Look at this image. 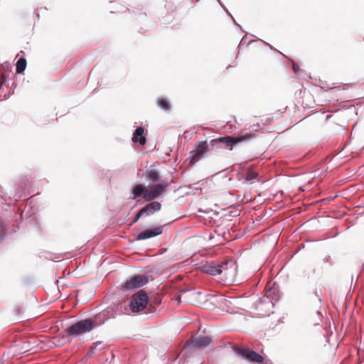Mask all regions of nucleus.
<instances>
[{
  "instance_id": "1",
  "label": "nucleus",
  "mask_w": 364,
  "mask_h": 364,
  "mask_svg": "<svg viewBox=\"0 0 364 364\" xmlns=\"http://www.w3.org/2000/svg\"><path fill=\"white\" fill-rule=\"evenodd\" d=\"M203 272L213 275L220 276V279L225 282L230 284L235 282L237 274V266L234 261H228L221 264L215 262L208 263L202 267Z\"/></svg>"
},
{
  "instance_id": "2",
  "label": "nucleus",
  "mask_w": 364,
  "mask_h": 364,
  "mask_svg": "<svg viewBox=\"0 0 364 364\" xmlns=\"http://www.w3.org/2000/svg\"><path fill=\"white\" fill-rule=\"evenodd\" d=\"M94 327V321L92 319L80 321L65 329L68 336H77L90 331Z\"/></svg>"
},
{
  "instance_id": "3",
  "label": "nucleus",
  "mask_w": 364,
  "mask_h": 364,
  "mask_svg": "<svg viewBox=\"0 0 364 364\" xmlns=\"http://www.w3.org/2000/svg\"><path fill=\"white\" fill-rule=\"evenodd\" d=\"M148 302L147 294L141 290L132 296L129 304L130 309L133 312H139L146 306Z\"/></svg>"
},
{
  "instance_id": "4",
  "label": "nucleus",
  "mask_w": 364,
  "mask_h": 364,
  "mask_svg": "<svg viewBox=\"0 0 364 364\" xmlns=\"http://www.w3.org/2000/svg\"><path fill=\"white\" fill-rule=\"evenodd\" d=\"M208 151V144L207 141L197 142L194 146L193 150L191 152L192 156L190 160V165L193 166L196 163L201 160Z\"/></svg>"
},
{
  "instance_id": "5",
  "label": "nucleus",
  "mask_w": 364,
  "mask_h": 364,
  "mask_svg": "<svg viewBox=\"0 0 364 364\" xmlns=\"http://www.w3.org/2000/svg\"><path fill=\"white\" fill-rule=\"evenodd\" d=\"M254 136L255 135L252 133H245L237 136H226L220 138V141L225 144L227 146H230V149H232L234 144L243 141H249L254 138Z\"/></svg>"
},
{
  "instance_id": "6",
  "label": "nucleus",
  "mask_w": 364,
  "mask_h": 364,
  "mask_svg": "<svg viewBox=\"0 0 364 364\" xmlns=\"http://www.w3.org/2000/svg\"><path fill=\"white\" fill-rule=\"evenodd\" d=\"M168 186V183L166 182H162L154 185L151 188H148V190L144 193L143 198L146 201H151L158 198L161 193L164 192Z\"/></svg>"
},
{
  "instance_id": "7",
  "label": "nucleus",
  "mask_w": 364,
  "mask_h": 364,
  "mask_svg": "<svg viewBox=\"0 0 364 364\" xmlns=\"http://www.w3.org/2000/svg\"><path fill=\"white\" fill-rule=\"evenodd\" d=\"M148 277L145 275H136L127 280L122 286L124 289L133 290L145 285L148 282Z\"/></svg>"
},
{
  "instance_id": "8",
  "label": "nucleus",
  "mask_w": 364,
  "mask_h": 364,
  "mask_svg": "<svg viewBox=\"0 0 364 364\" xmlns=\"http://www.w3.org/2000/svg\"><path fill=\"white\" fill-rule=\"evenodd\" d=\"M235 350L251 362L259 364L262 363L264 360L263 357L260 354L251 350L249 348L237 347L235 348Z\"/></svg>"
},
{
  "instance_id": "9",
  "label": "nucleus",
  "mask_w": 364,
  "mask_h": 364,
  "mask_svg": "<svg viewBox=\"0 0 364 364\" xmlns=\"http://www.w3.org/2000/svg\"><path fill=\"white\" fill-rule=\"evenodd\" d=\"M163 232V226H158L153 229H147L139 233L136 237V240H147L151 237L159 235Z\"/></svg>"
},
{
  "instance_id": "10",
  "label": "nucleus",
  "mask_w": 364,
  "mask_h": 364,
  "mask_svg": "<svg viewBox=\"0 0 364 364\" xmlns=\"http://www.w3.org/2000/svg\"><path fill=\"white\" fill-rule=\"evenodd\" d=\"M211 342V338L209 336H199L193 338L190 346L194 348H205L208 346Z\"/></svg>"
},
{
  "instance_id": "11",
  "label": "nucleus",
  "mask_w": 364,
  "mask_h": 364,
  "mask_svg": "<svg viewBox=\"0 0 364 364\" xmlns=\"http://www.w3.org/2000/svg\"><path fill=\"white\" fill-rule=\"evenodd\" d=\"M161 205L157 201H154L148 203L144 208H142L141 212L147 215H152L154 212L158 211L161 209Z\"/></svg>"
},
{
  "instance_id": "12",
  "label": "nucleus",
  "mask_w": 364,
  "mask_h": 364,
  "mask_svg": "<svg viewBox=\"0 0 364 364\" xmlns=\"http://www.w3.org/2000/svg\"><path fill=\"white\" fill-rule=\"evenodd\" d=\"M144 132V130L143 127H137L133 134L132 141L134 142H139L141 145H144L146 140L143 136Z\"/></svg>"
},
{
  "instance_id": "13",
  "label": "nucleus",
  "mask_w": 364,
  "mask_h": 364,
  "mask_svg": "<svg viewBox=\"0 0 364 364\" xmlns=\"http://www.w3.org/2000/svg\"><path fill=\"white\" fill-rule=\"evenodd\" d=\"M146 178L151 182L155 183L160 181L161 176L157 170L149 168L146 171Z\"/></svg>"
},
{
  "instance_id": "14",
  "label": "nucleus",
  "mask_w": 364,
  "mask_h": 364,
  "mask_svg": "<svg viewBox=\"0 0 364 364\" xmlns=\"http://www.w3.org/2000/svg\"><path fill=\"white\" fill-rule=\"evenodd\" d=\"M148 190L147 187L144 186L142 184H137L132 188L133 199L144 196V193Z\"/></svg>"
},
{
  "instance_id": "15",
  "label": "nucleus",
  "mask_w": 364,
  "mask_h": 364,
  "mask_svg": "<svg viewBox=\"0 0 364 364\" xmlns=\"http://www.w3.org/2000/svg\"><path fill=\"white\" fill-rule=\"evenodd\" d=\"M26 60L24 58H19L16 65V73H22L26 68Z\"/></svg>"
},
{
  "instance_id": "16",
  "label": "nucleus",
  "mask_w": 364,
  "mask_h": 364,
  "mask_svg": "<svg viewBox=\"0 0 364 364\" xmlns=\"http://www.w3.org/2000/svg\"><path fill=\"white\" fill-rule=\"evenodd\" d=\"M232 301H235V299H232V298H223L221 300V304L223 305V306L227 307L226 311L228 312L231 313V312L234 311V308L232 307V306H233Z\"/></svg>"
},
{
  "instance_id": "17",
  "label": "nucleus",
  "mask_w": 364,
  "mask_h": 364,
  "mask_svg": "<svg viewBox=\"0 0 364 364\" xmlns=\"http://www.w3.org/2000/svg\"><path fill=\"white\" fill-rule=\"evenodd\" d=\"M157 105L159 107H160L164 110H169L171 108V105L169 102L164 98H159L157 100Z\"/></svg>"
},
{
  "instance_id": "18",
  "label": "nucleus",
  "mask_w": 364,
  "mask_h": 364,
  "mask_svg": "<svg viewBox=\"0 0 364 364\" xmlns=\"http://www.w3.org/2000/svg\"><path fill=\"white\" fill-rule=\"evenodd\" d=\"M257 173L252 170H249L246 173L245 179L247 181H252L257 178Z\"/></svg>"
},
{
  "instance_id": "19",
  "label": "nucleus",
  "mask_w": 364,
  "mask_h": 364,
  "mask_svg": "<svg viewBox=\"0 0 364 364\" xmlns=\"http://www.w3.org/2000/svg\"><path fill=\"white\" fill-rule=\"evenodd\" d=\"M143 212H141V210H140L134 216L132 223L130 225H132L133 223H135L138 221V220L140 218V217L143 215Z\"/></svg>"
},
{
  "instance_id": "20",
  "label": "nucleus",
  "mask_w": 364,
  "mask_h": 364,
  "mask_svg": "<svg viewBox=\"0 0 364 364\" xmlns=\"http://www.w3.org/2000/svg\"><path fill=\"white\" fill-rule=\"evenodd\" d=\"M21 307L20 306L17 305L14 308V314L16 316H18L21 313Z\"/></svg>"
},
{
  "instance_id": "21",
  "label": "nucleus",
  "mask_w": 364,
  "mask_h": 364,
  "mask_svg": "<svg viewBox=\"0 0 364 364\" xmlns=\"http://www.w3.org/2000/svg\"><path fill=\"white\" fill-rule=\"evenodd\" d=\"M249 129H252V131H258L260 129L259 124L257 123L256 125H250L249 127Z\"/></svg>"
},
{
  "instance_id": "22",
  "label": "nucleus",
  "mask_w": 364,
  "mask_h": 364,
  "mask_svg": "<svg viewBox=\"0 0 364 364\" xmlns=\"http://www.w3.org/2000/svg\"><path fill=\"white\" fill-rule=\"evenodd\" d=\"M6 81V75L5 74H3L1 77L0 80V87L2 86Z\"/></svg>"
},
{
  "instance_id": "23",
  "label": "nucleus",
  "mask_w": 364,
  "mask_h": 364,
  "mask_svg": "<svg viewBox=\"0 0 364 364\" xmlns=\"http://www.w3.org/2000/svg\"><path fill=\"white\" fill-rule=\"evenodd\" d=\"M4 233L3 223L0 220V240L3 237Z\"/></svg>"
},
{
  "instance_id": "24",
  "label": "nucleus",
  "mask_w": 364,
  "mask_h": 364,
  "mask_svg": "<svg viewBox=\"0 0 364 364\" xmlns=\"http://www.w3.org/2000/svg\"><path fill=\"white\" fill-rule=\"evenodd\" d=\"M344 85V83L343 82H337V83H333L332 85V86L329 87L330 89H332V88H334V87H341V85Z\"/></svg>"
},
{
  "instance_id": "25",
  "label": "nucleus",
  "mask_w": 364,
  "mask_h": 364,
  "mask_svg": "<svg viewBox=\"0 0 364 364\" xmlns=\"http://www.w3.org/2000/svg\"><path fill=\"white\" fill-rule=\"evenodd\" d=\"M299 65H296V64H293V69L294 71H296L297 70H299Z\"/></svg>"
},
{
  "instance_id": "26",
  "label": "nucleus",
  "mask_w": 364,
  "mask_h": 364,
  "mask_svg": "<svg viewBox=\"0 0 364 364\" xmlns=\"http://www.w3.org/2000/svg\"><path fill=\"white\" fill-rule=\"evenodd\" d=\"M176 299L178 300V302H181V296H178Z\"/></svg>"
}]
</instances>
